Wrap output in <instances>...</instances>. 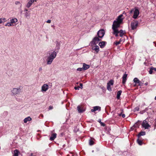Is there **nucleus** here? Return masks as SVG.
<instances>
[{"mask_svg": "<svg viewBox=\"0 0 156 156\" xmlns=\"http://www.w3.org/2000/svg\"><path fill=\"white\" fill-rule=\"evenodd\" d=\"M123 16L122 14H121L118 16L116 20H115L112 25V29L113 30V34L115 36H118V34H119V36L122 37L126 33L125 31L122 30L119 31L118 28L120 26V24L122 23L123 18H122Z\"/></svg>", "mask_w": 156, "mask_h": 156, "instance_id": "1", "label": "nucleus"}, {"mask_svg": "<svg viewBox=\"0 0 156 156\" xmlns=\"http://www.w3.org/2000/svg\"><path fill=\"white\" fill-rule=\"evenodd\" d=\"M21 92L20 87L17 88H13L11 90L12 95L13 96H17L20 94Z\"/></svg>", "mask_w": 156, "mask_h": 156, "instance_id": "2", "label": "nucleus"}, {"mask_svg": "<svg viewBox=\"0 0 156 156\" xmlns=\"http://www.w3.org/2000/svg\"><path fill=\"white\" fill-rule=\"evenodd\" d=\"M101 41V39L99 37H95L91 42V44L93 45H96L98 42Z\"/></svg>", "mask_w": 156, "mask_h": 156, "instance_id": "3", "label": "nucleus"}, {"mask_svg": "<svg viewBox=\"0 0 156 156\" xmlns=\"http://www.w3.org/2000/svg\"><path fill=\"white\" fill-rule=\"evenodd\" d=\"M142 126L145 129H148L151 127V126L148 124L146 120L143 121L142 124Z\"/></svg>", "mask_w": 156, "mask_h": 156, "instance_id": "4", "label": "nucleus"}, {"mask_svg": "<svg viewBox=\"0 0 156 156\" xmlns=\"http://www.w3.org/2000/svg\"><path fill=\"white\" fill-rule=\"evenodd\" d=\"M105 34V31L103 29H101L98 31L97 33V36L100 38L103 37Z\"/></svg>", "mask_w": 156, "mask_h": 156, "instance_id": "5", "label": "nucleus"}, {"mask_svg": "<svg viewBox=\"0 0 156 156\" xmlns=\"http://www.w3.org/2000/svg\"><path fill=\"white\" fill-rule=\"evenodd\" d=\"M113 81L111 80L107 84V89L109 91L112 90V88L111 87V86H112L113 84Z\"/></svg>", "mask_w": 156, "mask_h": 156, "instance_id": "6", "label": "nucleus"}, {"mask_svg": "<svg viewBox=\"0 0 156 156\" xmlns=\"http://www.w3.org/2000/svg\"><path fill=\"white\" fill-rule=\"evenodd\" d=\"M57 55V53L55 51H53L49 54V55L48 56L49 58H51L52 60L56 57Z\"/></svg>", "mask_w": 156, "mask_h": 156, "instance_id": "7", "label": "nucleus"}, {"mask_svg": "<svg viewBox=\"0 0 156 156\" xmlns=\"http://www.w3.org/2000/svg\"><path fill=\"white\" fill-rule=\"evenodd\" d=\"M134 14L133 16V18L135 19H136L138 16L139 12L138 9L135 8V10L133 11Z\"/></svg>", "mask_w": 156, "mask_h": 156, "instance_id": "8", "label": "nucleus"}, {"mask_svg": "<svg viewBox=\"0 0 156 156\" xmlns=\"http://www.w3.org/2000/svg\"><path fill=\"white\" fill-rule=\"evenodd\" d=\"M48 89V85L47 84H44L42 86L41 91L43 92L46 91Z\"/></svg>", "mask_w": 156, "mask_h": 156, "instance_id": "9", "label": "nucleus"}, {"mask_svg": "<svg viewBox=\"0 0 156 156\" xmlns=\"http://www.w3.org/2000/svg\"><path fill=\"white\" fill-rule=\"evenodd\" d=\"M101 110V107L98 106H96L94 107L91 110V111L92 112H95L96 111H100Z\"/></svg>", "mask_w": 156, "mask_h": 156, "instance_id": "10", "label": "nucleus"}, {"mask_svg": "<svg viewBox=\"0 0 156 156\" xmlns=\"http://www.w3.org/2000/svg\"><path fill=\"white\" fill-rule=\"evenodd\" d=\"M138 25V22L137 21H135L133 22H132L131 23V28L132 30H134L135 29Z\"/></svg>", "mask_w": 156, "mask_h": 156, "instance_id": "11", "label": "nucleus"}, {"mask_svg": "<svg viewBox=\"0 0 156 156\" xmlns=\"http://www.w3.org/2000/svg\"><path fill=\"white\" fill-rule=\"evenodd\" d=\"M127 74H124L122 77V83L123 84H124L126 81L127 80Z\"/></svg>", "mask_w": 156, "mask_h": 156, "instance_id": "12", "label": "nucleus"}, {"mask_svg": "<svg viewBox=\"0 0 156 156\" xmlns=\"http://www.w3.org/2000/svg\"><path fill=\"white\" fill-rule=\"evenodd\" d=\"M92 50L95 51L96 52L98 53L99 51V47L98 46L95 45L92 48Z\"/></svg>", "mask_w": 156, "mask_h": 156, "instance_id": "13", "label": "nucleus"}, {"mask_svg": "<svg viewBox=\"0 0 156 156\" xmlns=\"http://www.w3.org/2000/svg\"><path fill=\"white\" fill-rule=\"evenodd\" d=\"M10 22L12 24V26L14 25V24L18 22L17 19L16 18H12L10 20Z\"/></svg>", "mask_w": 156, "mask_h": 156, "instance_id": "14", "label": "nucleus"}, {"mask_svg": "<svg viewBox=\"0 0 156 156\" xmlns=\"http://www.w3.org/2000/svg\"><path fill=\"white\" fill-rule=\"evenodd\" d=\"M133 81L136 84H137L139 86L141 85V83L140 81L137 78H135L133 79Z\"/></svg>", "mask_w": 156, "mask_h": 156, "instance_id": "15", "label": "nucleus"}, {"mask_svg": "<svg viewBox=\"0 0 156 156\" xmlns=\"http://www.w3.org/2000/svg\"><path fill=\"white\" fill-rule=\"evenodd\" d=\"M77 109L79 113H82L84 111V110L82 108V106L79 105L77 107Z\"/></svg>", "mask_w": 156, "mask_h": 156, "instance_id": "16", "label": "nucleus"}, {"mask_svg": "<svg viewBox=\"0 0 156 156\" xmlns=\"http://www.w3.org/2000/svg\"><path fill=\"white\" fill-rule=\"evenodd\" d=\"M53 60H52L51 58L48 57L47 59L46 60L47 63L48 65H50L51 64L52 62L53 61Z\"/></svg>", "mask_w": 156, "mask_h": 156, "instance_id": "17", "label": "nucleus"}, {"mask_svg": "<svg viewBox=\"0 0 156 156\" xmlns=\"http://www.w3.org/2000/svg\"><path fill=\"white\" fill-rule=\"evenodd\" d=\"M83 70H86L90 68V66L89 65H87L85 63H83Z\"/></svg>", "mask_w": 156, "mask_h": 156, "instance_id": "18", "label": "nucleus"}, {"mask_svg": "<svg viewBox=\"0 0 156 156\" xmlns=\"http://www.w3.org/2000/svg\"><path fill=\"white\" fill-rule=\"evenodd\" d=\"M57 134L56 133H53L51 135V136L50 138L51 140H54L56 137Z\"/></svg>", "mask_w": 156, "mask_h": 156, "instance_id": "19", "label": "nucleus"}, {"mask_svg": "<svg viewBox=\"0 0 156 156\" xmlns=\"http://www.w3.org/2000/svg\"><path fill=\"white\" fill-rule=\"evenodd\" d=\"M35 1V0H30L27 4V8H29L32 5V3Z\"/></svg>", "mask_w": 156, "mask_h": 156, "instance_id": "20", "label": "nucleus"}, {"mask_svg": "<svg viewBox=\"0 0 156 156\" xmlns=\"http://www.w3.org/2000/svg\"><path fill=\"white\" fill-rule=\"evenodd\" d=\"M32 119L30 116H28L24 119V122L25 123H27V122L30 121Z\"/></svg>", "mask_w": 156, "mask_h": 156, "instance_id": "21", "label": "nucleus"}, {"mask_svg": "<svg viewBox=\"0 0 156 156\" xmlns=\"http://www.w3.org/2000/svg\"><path fill=\"white\" fill-rule=\"evenodd\" d=\"M105 41H102L101 42H100L99 43V45L100 46V47L102 48L104 47L105 45Z\"/></svg>", "mask_w": 156, "mask_h": 156, "instance_id": "22", "label": "nucleus"}, {"mask_svg": "<svg viewBox=\"0 0 156 156\" xmlns=\"http://www.w3.org/2000/svg\"><path fill=\"white\" fill-rule=\"evenodd\" d=\"M145 132L144 131H142L140 132L138 135V136L139 138L141 136H144L145 135Z\"/></svg>", "mask_w": 156, "mask_h": 156, "instance_id": "23", "label": "nucleus"}, {"mask_svg": "<svg viewBox=\"0 0 156 156\" xmlns=\"http://www.w3.org/2000/svg\"><path fill=\"white\" fill-rule=\"evenodd\" d=\"M122 92V91L121 90L119 91L117 93V99H119L120 97V96Z\"/></svg>", "mask_w": 156, "mask_h": 156, "instance_id": "24", "label": "nucleus"}, {"mask_svg": "<svg viewBox=\"0 0 156 156\" xmlns=\"http://www.w3.org/2000/svg\"><path fill=\"white\" fill-rule=\"evenodd\" d=\"M6 21V19L4 18H0V24L4 23Z\"/></svg>", "mask_w": 156, "mask_h": 156, "instance_id": "25", "label": "nucleus"}, {"mask_svg": "<svg viewBox=\"0 0 156 156\" xmlns=\"http://www.w3.org/2000/svg\"><path fill=\"white\" fill-rule=\"evenodd\" d=\"M94 138H91L89 140V144L90 145H93L94 144Z\"/></svg>", "mask_w": 156, "mask_h": 156, "instance_id": "26", "label": "nucleus"}, {"mask_svg": "<svg viewBox=\"0 0 156 156\" xmlns=\"http://www.w3.org/2000/svg\"><path fill=\"white\" fill-rule=\"evenodd\" d=\"M19 153V151L17 150H16L14 151V156H18V154Z\"/></svg>", "mask_w": 156, "mask_h": 156, "instance_id": "27", "label": "nucleus"}, {"mask_svg": "<svg viewBox=\"0 0 156 156\" xmlns=\"http://www.w3.org/2000/svg\"><path fill=\"white\" fill-rule=\"evenodd\" d=\"M98 121L101 124V126H105V124L101 122V119H99Z\"/></svg>", "mask_w": 156, "mask_h": 156, "instance_id": "28", "label": "nucleus"}, {"mask_svg": "<svg viewBox=\"0 0 156 156\" xmlns=\"http://www.w3.org/2000/svg\"><path fill=\"white\" fill-rule=\"evenodd\" d=\"M137 142L138 144L140 145H141L142 144V141L141 140H140L139 139H138L137 140Z\"/></svg>", "mask_w": 156, "mask_h": 156, "instance_id": "29", "label": "nucleus"}, {"mask_svg": "<svg viewBox=\"0 0 156 156\" xmlns=\"http://www.w3.org/2000/svg\"><path fill=\"white\" fill-rule=\"evenodd\" d=\"M133 126L135 128H138L140 126V124L139 122H137L135 123Z\"/></svg>", "mask_w": 156, "mask_h": 156, "instance_id": "30", "label": "nucleus"}, {"mask_svg": "<svg viewBox=\"0 0 156 156\" xmlns=\"http://www.w3.org/2000/svg\"><path fill=\"white\" fill-rule=\"evenodd\" d=\"M5 26H8V27H10L11 26H12V24H11V23L10 22H9L7 23L5 25Z\"/></svg>", "mask_w": 156, "mask_h": 156, "instance_id": "31", "label": "nucleus"}, {"mask_svg": "<svg viewBox=\"0 0 156 156\" xmlns=\"http://www.w3.org/2000/svg\"><path fill=\"white\" fill-rule=\"evenodd\" d=\"M121 43L119 41H115L114 42V44L116 45H117L119 44H120Z\"/></svg>", "mask_w": 156, "mask_h": 156, "instance_id": "32", "label": "nucleus"}, {"mask_svg": "<svg viewBox=\"0 0 156 156\" xmlns=\"http://www.w3.org/2000/svg\"><path fill=\"white\" fill-rule=\"evenodd\" d=\"M153 70L152 69V68H151L150 69V70L149 72V74H152L153 73Z\"/></svg>", "mask_w": 156, "mask_h": 156, "instance_id": "33", "label": "nucleus"}, {"mask_svg": "<svg viewBox=\"0 0 156 156\" xmlns=\"http://www.w3.org/2000/svg\"><path fill=\"white\" fill-rule=\"evenodd\" d=\"M77 71H81L83 70V68H78L77 69Z\"/></svg>", "mask_w": 156, "mask_h": 156, "instance_id": "34", "label": "nucleus"}, {"mask_svg": "<svg viewBox=\"0 0 156 156\" xmlns=\"http://www.w3.org/2000/svg\"><path fill=\"white\" fill-rule=\"evenodd\" d=\"M119 115V116H122L123 117V118H124L125 117V114H122V113H120V114Z\"/></svg>", "mask_w": 156, "mask_h": 156, "instance_id": "35", "label": "nucleus"}, {"mask_svg": "<svg viewBox=\"0 0 156 156\" xmlns=\"http://www.w3.org/2000/svg\"><path fill=\"white\" fill-rule=\"evenodd\" d=\"M125 39L124 38H121L120 39V40H119V41L120 42V43H121V42H124V41H125Z\"/></svg>", "mask_w": 156, "mask_h": 156, "instance_id": "36", "label": "nucleus"}, {"mask_svg": "<svg viewBox=\"0 0 156 156\" xmlns=\"http://www.w3.org/2000/svg\"><path fill=\"white\" fill-rule=\"evenodd\" d=\"M139 110V108L138 107H136L134 109V111H138Z\"/></svg>", "mask_w": 156, "mask_h": 156, "instance_id": "37", "label": "nucleus"}, {"mask_svg": "<svg viewBox=\"0 0 156 156\" xmlns=\"http://www.w3.org/2000/svg\"><path fill=\"white\" fill-rule=\"evenodd\" d=\"M80 88V87H74V89L76 90H78L79 89V88Z\"/></svg>", "mask_w": 156, "mask_h": 156, "instance_id": "38", "label": "nucleus"}, {"mask_svg": "<svg viewBox=\"0 0 156 156\" xmlns=\"http://www.w3.org/2000/svg\"><path fill=\"white\" fill-rule=\"evenodd\" d=\"M80 88L82 89L83 88V84L82 83H80Z\"/></svg>", "mask_w": 156, "mask_h": 156, "instance_id": "39", "label": "nucleus"}, {"mask_svg": "<svg viewBox=\"0 0 156 156\" xmlns=\"http://www.w3.org/2000/svg\"><path fill=\"white\" fill-rule=\"evenodd\" d=\"M51 20H48L47 21H46V22L47 23H51Z\"/></svg>", "mask_w": 156, "mask_h": 156, "instance_id": "40", "label": "nucleus"}, {"mask_svg": "<svg viewBox=\"0 0 156 156\" xmlns=\"http://www.w3.org/2000/svg\"><path fill=\"white\" fill-rule=\"evenodd\" d=\"M135 127H134V126L132 127L131 128V130H133L134 129Z\"/></svg>", "mask_w": 156, "mask_h": 156, "instance_id": "41", "label": "nucleus"}, {"mask_svg": "<svg viewBox=\"0 0 156 156\" xmlns=\"http://www.w3.org/2000/svg\"><path fill=\"white\" fill-rule=\"evenodd\" d=\"M42 70V68L41 67H40L39 69V72H41Z\"/></svg>", "mask_w": 156, "mask_h": 156, "instance_id": "42", "label": "nucleus"}, {"mask_svg": "<svg viewBox=\"0 0 156 156\" xmlns=\"http://www.w3.org/2000/svg\"><path fill=\"white\" fill-rule=\"evenodd\" d=\"M152 69L153 70H154L156 72V68L152 67Z\"/></svg>", "mask_w": 156, "mask_h": 156, "instance_id": "43", "label": "nucleus"}, {"mask_svg": "<svg viewBox=\"0 0 156 156\" xmlns=\"http://www.w3.org/2000/svg\"><path fill=\"white\" fill-rule=\"evenodd\" d=\"M53 108V107L52 106H50L49 107V109L51 110V109Z\"/></svg>", "mask_w": 156, "mask_h": 156, "instance_id": "44", "label": "nucleus"}, {"mask_svg": "<svg viewBox=\"0 0 156 156\" xmlns=\"http://www.w3.org/2000/svg\"><path fill=\"white\" fill-rule=\"evenodd\" d=\"M20 2L18 1H17L15 2V4L16 5L20 3Z\"/></svg>", "mask_w": 156, "mask_h": 156, "instance_id": "45", "label": "nucleus"}, {"mask_svg": "<svg viewBox=\"0 0 156 156\" xmlns=\"http://www.w3.org/2000/svg\"><path fill=\"white\" fill-rule=\"evenodd\" d=\"M25 16L26 17H27L28 16V13L27 12L25 14Z\"/></svg>", "mask_w": 156, "mask_h": 156, "instance_id": "46", "label": "nucleus"}, {"mask_svg": "<svg viewBox=\"0 0 156 156\" xmlns=\"http://www.w3.org/2000/svg\"><path fill=\"white\" fill-rule=\"evenodd\" d=\"M148 83L146 82V83H145L144 84H145V85L147 86V85H148Z\"/></svg>", "mask_w": 156, "mask_h": 156, "instance_id": "47", "label": "nucleus"}, {"mask_svg": "<svg viewBox=\"0 0 156 156\" xmlns=\"http://www.w3.org/2000/svg\"><path fill=\"white\" fill-rule=\"evenodd\" d=\"M133 11V10H131L130 11V13H132Z\"/></svg>", "mask_w": 156, "mask_h": 156, "instance_id": "48", "label": "nucleus"}, {"mask_svg": "<svg viewBox=\"0 0 156 156\" xmlns=\"http://www.w3.org/2000/svg\"><path fill=\"white\" fill-rule=\"evenodd\" d=\"M128 0L130 2H131V1H132V0Z\"/></svg>", "mask_w": 156, "mask_h": 156, "instance_id": "49", "label": "nucleus"}, {"mask_svg": "<svg viewBox=\"0 0 156 156\" xmlns=\"http://www.w3.org/2000/svg\"><path fill=\"white\" fill-rule=\"evenodd\" d=\"M154 99H155V100H156V96H155V98H154Z\"/></svg>", "mask_w": 156, "mask_h": 156, "instance_id": "50", "label": "nucleus"}, {"mask_svg": "<svg viewBox=\"0 0 156 156\" xmlns=\"http://www.w3.org/2000/svg\"><path fill=\"white\" fill-rule=\"evenodd\" d=\"M124 12H123V14L124 13Z\"/></svg>", "mask_w": 156, "mask_h": 156, "instance_id": "51", "label": "nucleus"}, {"mask_svg": "<svg viewBox=\"0 0 156 156\" xmlns=\"http://www.w3.org/2000/svg\"><path fill=\"white\" fill-rule=\"evenodd\" d=\"M35 1L36 2V0H35Z\"/></svg>", "mask_w": 156, "mask_h": 156, "instance_id": "52", "label": "nucleus"}, {"mask_svg": "<svg viewBox=\"0 0 156 156\" xmlns=\"http://www.w3.org/2000/svg\"><path fill=\"white\" fill-rule=\"evenodd\" d=\"M155 47H156V44H155Z\"/></svg>", "mask_w": 156, "mask_h": 156, "instance_id": "53", "label": "nucleus"}]
</instances>
